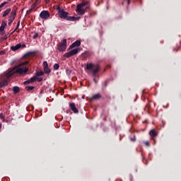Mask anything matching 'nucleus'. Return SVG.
Masks as SVG:
<instances>
[{
  "mask_svg": "<svg viewBox=\"0 0 181 181\" xmlns=\"http://www.w3.org/2000/svg\"><path fill=\"white\" fill-rule=\"evenodd\" d=\"M28 71H29L28 68L16 67V69L7 72L3 78L4 79V81H7V85H8V83H9V81L11 80V76H13L15 73H18V74L22 76V74H26Z\"/></svg>",
  "mask_w": 181,
  "mask_h": 181,
  "instance_id": "1",
  "label": "nucleus"
},
{
  "mask_svg": "<svg viewBox=\"0 0 181 181\" xmlns=\"http://www.w3.org/2000/svg\"><path fill=\"white\" fill-rule=\"evenodd\" d=\"M88 8H90V1L84 0L76 6V11L79 15H84V13L87 12Z\"/></svg>",
  "mask_w": 181,
  "mask_h": 181,
  "instance_id": "2",
  "label": "nucleus"
},
{
  "mask_svg": "<svg viewBox=\"0 0 181 181\" xmlns=\"http://www.w3.org/2000/svg\"><path fill=\"white\" fill-rule=\"evenodd\" d=\"M98 71H100V65L96 64H91V76L93 78V81L97 84L98 81L97 78H98Z\"/></svg>",
  "mask_w": 181,
  "mask_h": 181,
  "instance_id": "3",
  "label": "nucleus"
},
{
  "mask_svg": "<svg viewBox=\"0 0 181 181\" xmlns=\"http://www.w3.org/2000/svg\"><path fill=\"white\" fill-rule=\"evenodd\" d=\"M58 13L61 19H66V21H71V22L77 21V18L74 16H68L67 15H69V13L64 11V10H59Z\"/></svg>",
  "mask_w": 181,
  "mask_h": 181,
  "instance_id": "4",
  "label": "nucleus"
},
{
  "mask_svg": "<svg viewBox=\"0 0 181 181\" xmlns=\"http://www.w3.org/2000/svg\"><path fill=\"white\" fill-rule=\"evenodd\" d=\"M57 48L59 52H66V49H67V40L64 39L57 45Z\"/></svg>",
  "mask_w": 181,
  "mask_h": 181,
  "instance_id": "5",
  "label": "nucleus"
},
{
  "mask_svg": "<svg viewBox=\"0 0 181 181\" xmlns=\"http://www.w3.org/2000/svg\"><path fill=\"white\" fill-rule=\"evenodd\" d=\"M78 50H80V49L75 48V49L69 51V52L65 53L64 54V57H67L68 59H69V57H71L77 54L78 53Z\"/></svg>",
  "mask_w": 181,
  "mask_h": 181,
  "instance_id": "6",
  "label": "nucleus"
},
{
  "mask_svg": "<svg viewBox=\"0 0 181 181\" xmlns=\"http://www.w3.org/2000/svg\"><path fill=\"white\" fill-rule=\"evenodd\" d=\"M40 18L46 21V19L50 18V13H49V11H42L40 13Z\"/></svg>",
  "mask_w": 181,
  "mask_h": 181,
  "instance_id": "7",
  "label": "nucleus"
},
{
  "mask_svg": "<svg viewBox=\"0 0 181 181\" xmlns=\"http://www.w3.org/2000/svg\"><path fill=\"white\" fill-rule=\"evenodd\" d=\"M15 18H16V10L13 9L8 18V25H12L13 21H15Z\"/></svg>",
  "mask_w": 181,
  "mask_h": 181,
  "instance_id": "8",
  "label": "nucleus"
},
{
  "mask_svg": "<svg viewBox=\"0 0 181 181\" xmlns=\"http://www.w3.org/2000/svg\"><path fill=\"white\" fill-rule=\"evenodd\" d=\"M69 108H71V111H73L74 114H78V110L77 109V107H76V104L70 103Z\"/></svg>",
  "mask_w": 181,
  "mask_h": 181,
  "instance_id": "9",
  "label": "nucleus"
},
{
  "mask_svg": "<svg viewBox=\"0 0 181 181\" xmlns=\"http://www.w3.org/2000/svg\"><path fill=\"white\" fill-rule=\"evenodd\" d=\"M81 45V42H80V40H76L74 42H73L71 45H70V49H74V47H78V46H80Z\"/></svg>",
  "mask_w": 181,
  "mask_h": 181,
  "instance_id": "10",
  "label": "nucleus"
},
{
  "mask_svg": "<svg viewBox=\"0 0 181 181\" xmlns=\"http://www.w3.org/2000/svg\"><path fill=\"white\" fill-rule=\"evenodd\" d=\"M149 135L151 137V139H154L156 136H158V133L156 131H155V129H152L149 132Z\"/></svg>",
  "mask_w": 181,
  "mask_h": 181,
  "instance_id": "11",
  "label": "nucleus"
},
{
  "mask_svg": "<svg viewBox=\"0 0 181 181\" xmlns=\"http://www.w3.org/2000/svg\"><path fill=\"white\" fill-rule=\"evenodd\" d=\"M21 47H22V45L17 44L16 46H12L11 49L13 52H16V50H18V49H21Z\"/></svg>",
  "mask_w": 181,
  "mask_h": 181,
  "instance_id": "12",
  "label": "nucleus"
},
{
  "mask_svg": "<svg viewBox=\"0 0 181 181\" xmlns=\"http://www.w3.org/2000/svg\"><path fill=\"white\" fill-rule=\"evenodd\" d=\"M36 53H37V52L36 51L28 52L23 55V57H29V56H32L33 54H36Z\"/></svg>",
  "mask_w": 181,
  "mask_h": 181,
  "instance_id": "13",
  "label": "nucleus"
},
{
  "mask_svg": "<svg viewBox=\"0 0 181 181\" xmlns=\"http://www.w3.org/2000/svg\"><path fill=\"white\" fill-rule=\"evenodd\" d=\"M8 86V81H5L3 78V80L0 81V87H5Z\"/></svg>",
  "mask_w": 181,
  "mask_h": 181,
  "instance_id": "14",
  "label": "nucleus"
},
{
  "mask_svg": "<svg viewBox=\"0 0 181 181\" xmlns=\"http://www.w3.org/2000/svg\"><path fill=\"white\" fill-rule=\"evenodd\" d=\"M11 8H7L6 11H4L3 13V18H5L9 15V13L11 12Z\"/></svg>",
  "mask_w": 181,
  "mask_h": 181,
  "instance_id": "15",
  "label": "nucleus"
},
{
  "mask_svg": "<svg viewBox=\"0 0 181 181\" xmlns=\"http://www.w3.org/2000/svg\"><path fill=\"white\" fill-rule=\"evenodd\" d=\"M100 98H101V95L100 93H97L92 97L91 100H100Z\"/></svg>",
  "mask_w": 181,
  "mask_h": 181,
  "instance_id": "16",
  "label": "nucleus"
},
{
  "mask_svg": "<svg viewBox=\"0 0 181 181\" xmlns=\"http://www.w3.org/2000/svg\"><path fill=\"white\" fill-rule=\"evenodd\" d=\"M13 91L14 94H18V93H19V91H21V89L18 86H14L13 88Z\"/></svg>",
  "mask_w": 181,
  "mask_h": 181,
  "instance_id": "17",
  "label": "nucleus"
},
{
  "mask_svg": "<svg viewBox=\"0 0 181 181\" xmlns=\"http://www.w3.org/2000/svg\"><path fill=\"white\" fill-rule=\"evenodd\" d=\"M44 71L45 74H50L52 71L49 69V67H47V68H44Z\"/></svg>",
  "mask_w": 181,
  "mask_h": 181,
  "instance_id": "18",
  "label": "nucleus"
},
{
  "mask_svg": "<svg viewBox=\"0 0 181 181\" xmlns=\"http://www.w3.org/2000/svg\"><path fill=\"white\" fill-rule=\"evenodd\" d=\"M6 4H8V1H4L3 3L1 4L0 5V12H1V9H2V8H4V6H5V5H6Z\"/></svg>",
  "mask_w": 181,
  "mask_h": 181,
  "instance_id": "19",
  "label": "nucleus"
},
{
  "mask_svg": "<svg viewBox=\"0 0 181 181\" xmlns=\"http://www.w3.org/2000/svg\"><path fill=\"white\" fill-rule=\"evenodd\" d=\"M36 80H37L36 76H33V77H31V78H30V83H35V81H36Z\"/></svg>",
  "mask_w": 181,
  "mask_h": 181,
  "instance_id": "20",
  "label": "nucleus"
},
{
  "mask_svg": "<svg viewBox=\"0 0 181 181\" xmlns=\"http://www.w3.org/2000/svg\"><path fill=\"white\" fill-rule=\"evenodd\" d=\"M25 88L27 91H32V90L35 89V86H26Z\"/></svg>",
  "mask_w": 181,
  "mask_h": 181,
  "instance_id": "21",
  "label": "nucleus"
},
{
  "mask_svg": "<svg viewBox=\"0 0 181 181\" xmlns=\"http://www.w3.org/2000/svg\"><path fill=\"white\" fill-rule=\"evenodd\" d=\"M43 74H45V72L41 71H37L36 74V76H37V77H40V76H43Z\"/></svg>",
  "mask_w": 181,
  "mask_h": 181,
  "instance_id": "22",
  "label": "nucleus"
},
{
  "mask_svg": "<svg viewBox=\"0 0 181 181\" xmlns=\"http://www.w3.org/2000/svg\"><path fill=\"white\" fill-rule=\"evenodd\" d=\"M53 68H54V70H59V69L60 68V66L59 65V64H54Z\"/></svg>",
  "mask_w": 181,
  "mask_h": 181,
  "instance_id": "23",
  "label": "nucleus"
},
{
  "mask_svg": "<svg viewBox=\"0 0 181 181\" xmlns=\"http://www.w3.org/2000/svg\"><path fill=\"white\" fill-rule=\"evenodd\" d=\"M43 66V69H46L47 67H49V64H47V62L45 61L42 64Z\"/></svg>",
  "mask_w": 181,
  "mask_h": 181,
  "instance_id": "24",
  "label": "nucleus"
},
{
  "mask_svg": "<svg viewBox=\"0 0 181 181\" xmlns=\"http://www.w3.org/2000/svg\"><path fill=\"white\" fill-rule=\"evenodd\" d=\"M21 25V21H18V23H17V27L16 28V29L13 30V32L12 33H15V32H16V30H18V28H19Z\"/></svg>",
  "mask_w": 181,
  "mask_h": 181,
  "instance_id": "25",
  "label": "nucleus"
},
{
  "mask_svg": "<svg viewBox=\"0 0 181 181\" xmlns=\"http://www.w3.org/2000/svg\"><path fill=\"white\" fill-rule=\"evenodd\" d=\"M21 25V21H18V23H17V27L16 28V29L13 30V32L12 33H15V32H16V30H18V28H19Z\"/></svg>",
  "mask_w": 181,
  "mask_h": 181,
  "instance_id": "26",
  "label": "nucleus"
},
{
  "mask_svg": "<svg viewBox=\"0 0 181 181\" xmlns=\"http://www.w3.org/2000/svg\"><path fill=\"white\" fill-rule=\"evenodd\" d=\"M86 70H91V62L88 63L86 66Z\"/></svg>",
  "mask_w": 181,
  "mask_h": 181,
  "instance_id": "27",
  "label": "nucleus"
},
{
  "mask_svg": "<svg viewBox=\"0 0 181 181\" xmlns=\"http://www.w3.org/2000/svg\"><path fill=\"white\" fill-rule=\"evenodd\" d=\"M6 25H8L6 21H2L1 26H3L4 28H6Z\"/></svg>",
  "mask_w": 181,
  "mask_h": 181,
  "instance_id": "28",
  "label": "nucleus"
},
{
  "mask_svg": "<svg viewBox=\"0 0 181 181\" xmlns=\"http://www.w3.org/2000/svg\"><path fill=\"white\" fill-rule=\"evenodd\" d=\"M26 64H29L28 61H25L24 62H22L19 66H26Z\"/></svg>",
  "mask_w": 181,
  "mask_h": 181,
  "instance_id": "29",
  "label": "nucleus"
},
{
  "mask_svg": "<svg viewBox=\"0 0 181 181\" xmlns=\"http://www.w3.org/2000/svg\"><path fill=\"white\" fill-rule=\"evenodd\" d=\"M39 37V34L37 33H35L34 35L33 36V39H37Z\"/></svg>",
  "mask_w": 181,
  "mask_h": 181,
  "instance_id": "30",
  "label": "nucleus"
},
{
  "mask_svg": "<svg viewBox=\"0 0 181 181\" xmlns=\"http://www.w3.org/2000/svg\"><path fill=\"white\" fill-rule=\"evenodd\" d=\"M0 118L1 119H3V122L5 121V116L4 115L3 113L0 114Z\"/></svg>",
  "mask_w": 181,
  "mask_h": 181,
  "instance_id": "31",
  "label": "nucleus"
},
{
  "mask_svg": "<svg viewBox=\"0 0 181 181\" xmlns=\"http://www.w3.org/2000/svg\"><path fill=\"white\" fill-rule=\"evenodd\" d=\"M36 6H37V3H34V4L31 6V8H32V9H35V8H36Z\"/></svg>",
  "mask_w": 181,
  "mask_h": 181,
  "instance_id": "32",
  "label": "nucleus"
},
{
  "mask_svg": "<svg viewBox=\"0 0 181 181\" xmlns=\"http://www.w3.org/2000/svg\"><path fill=\"white\" fill-rule=\"evenodd\" d=\"M30 80H28V81H25V82H24V84H25V86H28V84H30Z\"/></svg>",
  "mask_w": 181,
  "mask_h": 181,
  "instance_id": "33",
  "label": "nucleus"
},
{
  "mask_svg": "<svg viewBox=\"0 0 181 181\" xmlns=\"http://www.w3.org/2000/svg\"><path fill=\"white\" fill-rule=\"evenodd\" d=\"M4 30H5V27L1 25L0 26V32H4Z\"/></svg>",
  "mask_w": 181,
  "mask_h": 181,
  "instance_id": "34",
  "label": "nucleus"
},
{
  "mask_svg": "<svg viewBox=\"0 0 181 181\" xmlns=\"http://www.w3.org/2000/svg\"><path fill=\"white\" fill-rule=\"evenodd\" d=\"M32 11H33V8H30L27 11V15H30V13H32Z\"/></svg>",
  "mask_w": 181,
  "mask_h": 181,
  "instance_id": "35",
  "label": "nucleus"
},
{
  "mask_svg": "<svg viewBox=\"0 0 181 181\" xmlns=\"http://www.w3.org/2000/svg\"><path fill=\"white\" fill-rule=\"evenodd\" d=\"M37 81H39V83H40V81H43V78H41V77L37 78Z\"/></svg>",
  "mask_w": 181,
  "mask_h": 181,
  "instance_id": "36",
  "label": "nucleus"
},
{
  "mask_svg": "<svg viewBox=\"0 0 181 181\" xmlns=\"http://www.w3.org/2000/svg\"><path fill=\"white\" fill-rule=\"evenodd\" d=\"M145 145H146V146H151V143H149V141H146V142H145Z\"/></svg>",
  "mask_w": 181,
  "mask_h": 181,
  "instance_id": "37",
  "label": "nucleus"
},
{
  "mask_svg": "<svg viewBox=\"0 0 181 181\" xmlns=\"http://www.w3.org/2000/svg\"><path fill=\"white\" fill-rule=\"evenodd\" d=\"M131 141H132V142H135V141H136V137L134 136V138H131Z\"/></svg>",
  "mask_w": 181,
  "mask_h": 181,
  "instance_id": "38",
  "label": "nucleus"
},
{
  "mask_svg": "<svg viewBox=\"0 0 181 181\" xmlns=\"http://www.w3.org/2000/svg\"><path fill=\"white\" fill-rule=\"evenodd\" d=\"M66 74H71V70H70V69H66Z\"/></svg>",
  "mask_w": 181,
  "mask_h": 181,
  "instance_id": "39",
  "label": "nucleus"
},
{
  "mask_svg": "<svg viewBox=\"0 0 181 181\" xmlns=\"http://www.w3.org/2000/svg\"><path fill=\"white\" fill-rule=\"evenodd\" d=\"M57 11H58V12H60V11H62V9H60V6H57Z\"/></svg>",
  "mask_w": 181,
  "mask_h": 181,
  "instance_id": "40",
  "label": "nucleus"
},
{
  "mask_svg": "<svg viewBox=\"0 0 181 181\" xmlns=\"http://www.w3.org/2000/svg\"><path fill=\"white\" fill-rule=\"evenodd\" d=\"M35 3L38 5V4H40V0H36Z\"/></svg>",
  "mask_w": 181,
  "mask_h": 181,
  "instance_id": "41",
  "label": "nucleus"
},
{
  "mask_svg": "<svg viewBox=\"0 0 181 181\" xmlns=\"http://www.w3.org/2000/svg\"><path fill=\"white\" fill-rule=\"evenodd\" d=\"M0 54H1V55L5 54V51H0Z\"/></svg>",
  "mask_w": 181,
  "mask_h": 181,
  "instance_id": "42",
  "label": "nucleus"
},
{
  "mask_svg": "<svg viewBox=\"0 0 181 181\" xmlns=\"http://www.w3.org/2000/svg\"><path fill=\"white\" fill-rule=\"evenodd\" d=\"M21 47H23V48L26 47V45H25V44L21 45Z\"/></svg>",
  "mask_w": 181,
  "mask_h": 181,
  "instance_id": "43",
  "label": "nucleus"
},
{
  "mask_svg": "<svg viewBox=\"0 0 181 181\" xmlns=\"http://www.w3.org/2000/svg\"><path fill=\"white\" fill-rule=\"evenodd\" d=\"M3 39H4V40H6V39H8V37H7L6 35H5V36L3 37Z\"/></svg>",
  "mask_w": 181,
  "mask_h": 181,
  "instance_id": "44",
  "label": "nucleus"
},
{
  "mask_svg": "<svg viewBox=\"0 0 181 181\" xmlns=\"http://www.w3.org/2000/svg\"><path fill=\"white\" fill-rule=\"evenodd\" d=\"M88 100H89V101H91V98H88Z\"/></svg>",
  "mask_w": 181,
  "mask_h": 181,
  "instance_id": "45",
  "label": "nucleus"
},
{
  "mask_svg": "<svg viewBox=\"0 0 181 181\" xmlns=\"http://www.w3.org/2000/svg\"><path fill=\"white\" fill-rule=\"evenodd\" d=\"M4 33H5L4 31L1 32V35H4Z\"/></svg>",
  "mask_w": 181,
  "mask_h": 181,
  "instance_id": "46",
  "label": "nucleus"
},
{
  "mask_svg": "<svg viewBox=\"0 0 181 181\" xmlns=\"http://www.w3.org/2000/svg\"><path fill=\"white\" fill-rule=\"evenodd\" d=\"M82 98L84 100V98H85V96H84V95H83V96H82Z\"/></svg>",
  "mask_w": 181,
  "mask_h": 181,
  "instance_id": "47",
  "label": "nucleus"
},
{
  "mask_svg": "<svg viewBox=\"0 0 181 181\" xmlns=\"http://www.w3.org/2000/svg\"><path fill=\"white\" fill-rule=\"evenodd\" d=\"M1 128H2V124H0V129H1Z\"/></svg>",
  "mask_w": 181,
  "mask_h": 181,
  "instance_id": "48",
  "label": "nucleus"
},
{
  "mask_svg": "<svg viewBox=\"0 0 181 181\" xmlns=\"http://www.w3.org/2000/svg\"><path fill=\"white\" fill-rule=\"evenodd\" d=\"M46 1V2H49L50 0H45Z\"/></svg>",
  "mask_w": 181,
  "mask_h": 181,
  "instance_id": "49",
  "label": "nucleus"
},
{
  "mask_svg": "<svg viewBox=\"0 0 181 181\" xmlns=\"http://www.w3.org/2000/svg\"><path fill=\"white\" fill-rule=\"evenodd\" d=\"M128 4H129V0H127Z\"/></svg>",
  "mask_w": 181,
  "mask_h": 181,
  "instance_id": "50",
  "label": "nucleus"
},
{
  "mask_svg": "<svg viewBox=\"0 0 181 181\" xmlns=\"http://www.w3.org/2000/svg\"><path fill=\"white\" fill-rule=\"evenodd\" d=\"M8 1H11V0H8Z\"/></svg>",
  "mask_w": 181,
  "mask_h": 181,
  "instance_id": "51",
  "label": "nucleus"
}]
</instances>
